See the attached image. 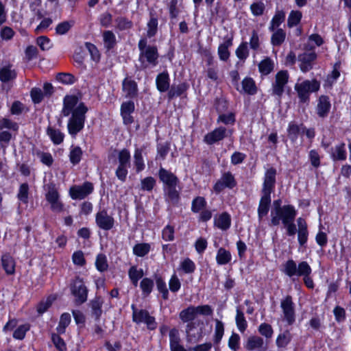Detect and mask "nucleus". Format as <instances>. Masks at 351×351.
Segmentation results:
<instances>
[{"instance_id":"obj_1","label":"nucleus","mask_w":351,"mask_h":351,"mask_svg":"<svg viewBox=\"0 0 351 351\" xmlns=\"http://www.w3.org/2000/svg\"><path fill=\"white\" fill-rule=\"evenodd\" d=\"M77 98L75 96H66L64 99L62 114L68 117L72 114L69 120L67 128L69 133L72 136H75L84 128L86 113L88 108L84 103H80L77 107Z\"/></svg>"},{"instance_id":"obj_2","label":"nucleus","mask_w":351,"mask_h":351,"mask_svg":"<svg viewBox=\"0 0 351 351\" xmlns=\"http://www.w3.org/2000/svg\"><path fill=\"white\" fill-rule=\"evenodd\" d=\"M276 170L274 167L268 169L264 175V180L261 189V197L258 207V217L261 221L269 210L271 204V193L274 191L276 184Z\"/></svg>"},{"instance_id":"obj_3","label":"nucleus","mask_w":351,"mask_h":351,"mask_svg":"<svg viewBox=\"0 0 351 351\" xmlns=\"http://www.w3.org/2000/svg\"><path fill=\"white\" fill-rule=\"evenodd\" d=\"M138 47L140 51L138 60L143 68L148 64L153 66L157 65L159 55L156 46L147 45V38H143L139 40Z\"/></svg>"},{"instance_id":"obj_4","label":"nucleus","mask_w":351,"mask_h":351,"mask_svg":"<svg viewBox=\"0 0 351 351\" xmlns=\"http://www.w3.org/2000/svg\"><path fill=\"white\" fill-rule=\"evenodd\" d=\"M320 87V83L317 80H306L301 83L295 85V90L298 93L300 102L306 103L309 100L310 94L317 92Z\"/></svg>"},{"instance_id":"obj_5","label":"nucleus","mask_w":351,"mask_h":351,"mask_svg":"<svg viewBox=\"0 0 351 351\" xmlns=\"http://www.w3.org/2000/svg\"><path fill=\"white\" fill-rule=\"evenodd\" d=\"M282 271L289 277L310 276L312 269L306 261L300 262L298 265L292 260H288L283 265Z\"/></svg>"},{"instance_id":"obj_6","label":"nucleus","mask_w":351,"mask_h":351,"mask_svg":"<svg viewBox=\"0 0 351 351\" xmlns=\"http://www.w3.org/2000/svg\"><path fill=\"white\" fill-rule=\"evenodd\" d=\"M296 216V210L291 205L282 206L279 210H271V225L278 226L280 221L282 223H287L290 221H294Z\"/></svg>"},{"instance_id":"obj_7","label":"nucleus","mask_w":351,"mask_h":351,"mask_svg":"<svg viewBox=\"0 0 351 351\" xmlns=\"http://www.w3.org/2000/svg\"><path fill=\"white\" fill-rule=\"evenodd\" d=\"M204 323L190 322L186 326V341L189 343H195L204 337Z\"/></svg>"},{"instance_id":"obj_8","label":"nucleus","mask_w":351,"mask_h":351,"mask_svg":"<svg viewBox=\"0 0 351 351\" xmlns=\"http://www.w3.org/2000/svg\"><path fill=\"white\" fill-rule=\"evenodd\" d=\"M133 310L132 319L136 324L144 323L149 330H153L157 328V323L155 318L151 316L146 310H138L134 305L132 306Z\"/></svg>"},{"instance_id":"obj_9","label":"nucleus","mask_w":351,"mask_h":351,"mask_svg":"<svg viewBox=\"0 0 351 351\" xmlns=\"http://www.w3.org/2000/svg\"><path fill=\"white\" fill-rule=\"evenodd\" d=\"M71 291L75 298V302L77 304H82L87 300L88 289L81 278L77 277L73 280Z\"/></svg>"},{"instance_id":"obj_10","label":"nucleus","mask_w":351,"mask_h":351,"mask_svg":"<svg viewBox=\"0 0 351 351\" xmlns=\"http://www.w3.org/2000/svg\"><path fill=\"white\" fill-rule=\"evenodd\" d=\"M280 308L282 311L285 320L289 325H291L295 320V304L291 295H287L280 302Z\"/></svg>"},{"instance_id":"obj_11","label":"nucleus","mask_w":351,"mask_h":351,"mask_svg":"<svg viewBox=\"0 0 351 351\" xmlns=\"http://www.w3.org/2000/svg\"><path fill=\"white\" fill-rule=\"evenodd\" d=\"M317 53L311 48L310 51H306L300 53L298 56V60L300 62V69L302 72L306 73L313 67L314 62L317 59Z\"/></svg>"},{"instance_id":"obj_12","label":"nucleus","mask_w":351,"mask_h":351,"mask_svg":"<svg viewBox=\"0 0 351 351\" xmlns=\"http://www.w3.org/2000/svg\"><path fill=\"white\" fill-rule=\"evenodd\" d=\"M289 74L287 71L278 72L275 77V82L272 84V95L281 97L284 93L285 86L287 84Z\"/></svg>"},{"instance_id":"obj_13","label":"nucleus","mask_w":351,"mask_h":351,"mask_svg":"<svg viewBox=\"0 0 351 351\" xmlns=\"http://www.w3.org/2000/svg\"><path fill=\"white\" fill-rule=\"evenodd\" d=\"M92 183L86 182L80 186H73L70 188L69 193L73 199H82L93 192Z\"/></svg>"},{"instance_id":"obj_14","label":"nucleus","mask_w":351,"mask_h":351,"mask_svg":"<svg viewBox=\"0 0 351 351\" xmlns=\"http://www.w3.org/2000/svg\"><path fill=\"white\" fill-rule=\"evenodd\" d=\"M97 226L104 230H111L114 225V218L106 210L99 211L95 216Z\"/></svg>"},{"instance_id":"obj_15","label":"nucleus","mask_w":351,"mask_h":351,"mask_svg":"<svg viewBox=\"0 0 351 351\" xmlns=\"http://www.w3.org/2000/svg\"><path fill=\"white\" fill-rule=\"evenodd\" d=\"M236 186V181L230 172L224 173L214 185V190L219 193L225 188L232 189Z\"/></svg>"},{"instance_id":"obj_16","label":"nucleus","mask_w":351,"mask_h":351,"mask_svg":"<svg viewBox=\"0 0 351 351\" xmlns=\"http://www.w3.org/2000/svg\"><path fill=\"white\" fill-rule=\"evenodd\" d=\"M331 108L330 99L326 95H321L317 101L316 112L319 117L325 118L328 115Z\"/></svg>"},{"instance_id":"obj_17","label":"nucleus","mask_w":351,"mask_h":351,"mask_svg":"<svg viewBox=\"0 0 351 351\" xmlns=\"http://www.w3.org/2000/svg\"><path fill=\"white\" fill-rule=\"evenodd\" d=\"M169 348L171 351H188L182 344L179 331L173 328L169 331Z\"/></svg>"},{"instance_id":"obj_18","label":"nucleus","mask_w":351,"mask_h":351,"mask_svg":"<svg viewBox=\"0 0 351 351\" xmlns=\"http://www.w3.org/2000/svg\"><path fill=\"white\" fill-rule=\"evenodd\" d=\"M227 136V130L223 127H219L204 136V141L208 145H213L221 141Z\"/></svg>"},{"instance_id":"obj_19","label":"nucleus","mask_w":351,"mask_h":351,"mask_svg":"<svg viewBox=\"0 0 351 351\" xmlns=\"http://www.w3.org/2000/svg\"><path fill=\"white\" fill-rule=\"evenodd\" d=\"M122 90L126 97L134 98L138 94V86L135 81L125 77L122 82Z\"/></svg>"},{"instance_id":"obj_20","label":"nucleus","mask_w":351,"mask_h":351,"mask_svg":"<svg viewBox=\"0 0 351 351\" xmlns=\"http://www.w3.org/2000/svg\"><path fill=\"white\" fill-rule=\"evenodd\" d=\"M297 224L298 226V240L301 246L304 245L308 240V231L307 229V224L304 219L299 217L297 219Z\"/></svg>"},{"instance_id":"obj_21","label":"nucleus","mask_w":351,"mask_h":351,"mask_svg":"<svg viewBox=\"0 0 351 351\" xmlns=\"http://www.w3.org/2000/svg\"><path fill=\"white\" fill-rule=\"evenodd\" d=\"M158 176L160 180L167 185V186H177L178 178L169 171H167L164 168H160L158 172Z\"/></svg>"},{"instance_id":"obj_22","label":"nucleus","mask_w":351,"mask_h":351,"mask_svg":"<svg viewBox=\"0 0 351 351\" xmlns=\"http://www.w3.org/2000/svg\"><path fill=\"white\" fill-rule=\"evenodd\" d=\"M1 266L8 275H12L15 272V261L9 254L1 256Z\"/></svg>"},{"instance_id":"obj_23","label":"nucleus","mask_w":351,"mask_h":351,"mask_svg":"<svg viewBox=\"0 0 351 351\" xmlns=\"http://www.w3.org/2000/svg\"><path fill=\"white\" fill-rule=\"evenodd\" d=\"M156 84L157 89L160 92L163 93L168 90L170 86L168 73L167 71H164L159 73L156 77Z\"/></svg>"},{"instance_id":"obj_24","label":"nucleus","mask_w":351,"mask_h":351,"mask_svg":"<svg viewBox=\"0 0 351 351\" xmlns=\"http://www.w3.org/2000/svg\"><path fill=\"white\" fill-rule=\"evenodd\" d=\"M214 224L222 230H228L231 224V218L228 213H223L219 216H215Z\"/></svg>"},{"instance_id":"obj_25","label":"nucleus","mask_w":351,"mask_h":351,"mask_svg":"<svg viewBox=\"0 0 351 351\" xmlns=\"http://www.w3.org/2000/svg\"><path fill=\"white\" fill-rule=\"evenodd\" d=\"M215 332L213 337L214 346L217 350L224 335V324L219 320L215 319Z\"/></svg>"},{"instance_id":"obj_26","label":"nucleus","mask_w":351,"mask_h":351,"mask_svg":"<svg viewBox=\"0 0 351 351\" xmlns=\"http://www.w3.org/2000/svg\"><path fill=\"white\" fill-rule=\"evenodd\" d=\"M104 301L101 297H95L90 302L91 315L96 320H99L102 314V305Z\"/></svg>"},{"instance_id":"obj_27","label":"nucleus","mask_w":351,"mask_h":351,"mask_svg":"<svg viewBox=\"0 0 351 351\" xmlns=\"http://www.w3.org/2000/svg\"><path fill=\"white\" fill-rule=\"evenodd\" d=\"M331 158L334 161L346 159V144L341 143L331 149Z\"/></svg>"},{"instance_id":"obj_28","label":"nucleus","mask_w":351,"mask_h":351,"mask_svg":"<svg viewBox=\"0 0 351 351\" xmlns=\"http://www.w3.org/2000/svg\"><path fill=\"white\" fill-rule=\"evenodd\" d=\"M16 77V73L14 69H12L11 65L4 66L0 69V80L2 82H8L13 80Z\"/></svg>"},{"instance_id":"obj_29","label":"nucleus","mask_w":351,"mask_h":351,"mask_svg":"<svg viewBox=\"0 0 351 351\" xmlns=\"http://www.w3.org/2000/svg\"><path fill=\"white\" fill-rule=\"evenodd\" d=\"M197 315L195 306H190L188 308L181 311L179 317L183 322H193Z\"/></svg>"},{"instance_id":"obj_30","label":"nucleus","mask_w":351,"mask_h":351,"mask_svg":"<svg viewBox=\"0 0 351 351\" xmlns=\"http://www.w3.org/2000/svg\"><path fill=\"white\" fill-rule=\"evenodd\" d=\"M47 134L55 145H60L63 142L64 135L58 129L49 126L47 129Z\"/></svg>"},{"instance_id":"obj_31","label":"nucleus","mask_w":351,"mask_h":351,"mask_svg":"<svg viewBox=\"0 0 351 351\" xmlns=\"http://www.w3.org/2000/svg\"><path fill=\"white\" fill-rule=\"evenodd\" d=\"M264 344L263 339L258 336L250 337L246 343V349L253 350L255 349L262 348Z\"/></svg>"},{"instance_id":"obj_32","label":"nucleus","mask_w":351,"mask_h":351,"mask_svg":"<svg viewBox=\"0 0 351 351\" xmlns=\"http://www.w3.org/2000/svg\"><path fill=\"white\" fill-rule=\"evenodd\" d=\"M274 64L270 58H266L258 64V69L263 75L269 74L274 69Z\"/></svg>"},{"instance_id":"obj_33","label":"nucleus","mask_w":351,"mask_h":351,"mask_svg":"<svg viewBox=\"0 0 351 351\" xmlns=\"http://www.w3.org/2000/svg\"><path fill=\"white\" fill-rule=\"evenodd\" d=\"M271 37V43L274 46L281 45L285 40L286 32L282 29H277L273 32Z\"/></svg>"},{"instance_id":"obj_34","label":"nucleus","mask_w":351,"mask_h":351,"mask_svg":"<svg viewBox=\"0 0 351 351\" xmlns=\"http://www.w3.org/2000/svg\"><path fill=\"white\" fill-rule=\"evenodd\" d=\"M285 19V13L282 10L277 11L271 21L270 26L269 27V31L274 32V30L280 26Z\"/></svg>"},{"instance_id":"obj_35","label":"nucleus","mask_w":351,"mask_h":351,"mask_svg":"<svg viewBox=\"0 0 351 351\" xmlns=\"http://www.w3.org/2000/svg\"><path fill=\"white\" fill-rule=\"evenodd\" d=\"M231 254L229 251L220 247L217 253L216 261L219 265H226L231 261Z\"/></svg>"},{"instance_id":"obj_36","label":"nucleus","mask_w":351,"mask_h":351,"mask_svg":"<svg viewBox=\"0 0 351 351\" xmlns=\"http://www.w3.org/2000/svg\"><path fill=\"white\" fill-rule=\"evenodd\" d=\"M232 40L228 39L219 46L218 54L221 60L226 61L229 58L230 52L228 51V48L232 45Z\"/></svg>"},{"instance_id":"obj_37","label":"nucleus","mask_w":351,"mask_h":351,"mask_svg":"<svg viewBox=\"0 0 351 351\" xmlns=\"http://www.w3.org/2000/svg\"><path fill=\"white\" fill-rule=\"evenodd\" d=\"M242 88L243 91L249 95H254L257 90L255 82L251 77H245L243 80Z\"/></svg>"},{"instance_id":"obj_38","label":"nucleus","mask_w":351,"mask_h":351,"mask_svg":"<svg viewBox=\"0 0 351 351\" xmlns=\"http://www.w3.org/2000/svg\"><path fill=\"white\" fill-rule=\"evenodd\" d=\"M104 45L108 49H112L116 44V37L112 31H104L103 33Z\"/></svg>"},{"instance_id":"obj_39","label":"nucleus","mask_w":351,"mask_h":351,"mask_svg":"<svg viewBox=\"0 0 351 351\" xmlns=\"http://www.w3.org/2000/svg\"><path fill=\"white\" fill-rule=\"evenodd\" d=\"M187 86L184 83L178 84L177 86H172L168 92V97L173 99L176 97H179L182 95L186 90Z\"/></svg>"},{"instance_id":"obj_40","label":"nucleus","mask_w":351,"mask_h":351,"mask_svg":"<svg viewBox=\"0 0 351 351\" xmlns=\"http://www.w3.org/2000/svg\"><path fill=\"white\" fill-rule=\"evenodd\" d=\"M206 206V202L205 198L203 197L198 196L193 199V200L192 201L191 210L195 213H197L200 210L204 209Z\"/></svg>"},{"instance_id":"obj_41","label":"nucleus","mask_w":351,"mask_h":351,"mask_svg":"<svg viewBox=\"0 0 351 351\" xmlns=\"http://www.w3.org/2000/svg\"><path fill=\"white\" fill-rule=\"evenodd\" d=\"M150 251V245L149 243H142L136 244L133 247V253L139 257H143L147 254Z\"/></svg>"},{"instance_id":"obj_42","label":"nucleus","mask_w":351,"mask_h":351,"mask_svg":"<svg viewBox=\"0 0 351 351\" xmlns=\"http://www.w3.org/2000/svg\"><path fill=\"white\" fill-rule=\"evenodd\" d=\"M129 277L134 286H137L138 281L143 276V269H137L136 266H132L128 271Z\"/></svg>"},{"instance_id":"obj_43","label":"nucleus","mask_w":351,"mask_h":351,"mask_svg":"<svg viewBox=\"0 0 351 351\" xmlns=\"http://www.w3.org/2000/svg\"><path fill=\"white\" fill-rule=\"evenodd\" d=\"M71 322V315L68 313H63L60 319L59 324L56 328L57 331L60 334L65 332L66 328L69 325Z\"/></svg>"},{"instance_id":"obj_44","label":"nucleus","mask_w":351,"mask_h":351,"mask_svg":"<svg viewBox=\"0 0 351 351\" xmlns=\"http://www.w3.org/2000/svg\"><path fill=\"white\" fill-rule=\"evenodd\" d=\"M119 166L130 167V152L123 149L121 150L118 155Z\"/></svg>"},{"instance_id":"obj_45","label":"nucleus","mask_w":351,"mask_h":351,"mask_svg":"<svg viewBox=\"0 0 351 351\" xmlns=\"http://www.w3.org/2000/svg\"><path fill=\"white\" fill-rule=\"evenodd\" d=\"M236 324L240 332H243L247 328V322L245 320L244 313L239 309H237Z\"/></svg>"},{"instance_id":"obj_46","label":"nucleus","mask_w":351,"mask_h":351,"mask_svg":"<svg viewBox=\"0 0 351 351\" xmlns=\"http://www.w3.org/2000/svg\"><path fill=\"white\" fill-rule=\"evenodd\" d=\"M300 132V127L291 122L289 124L288 128H287V133H288V137L289 139L292 141V143L295 142L297 140L298 135Z\"/></svg>"},{"instance_id":"obj_47","label":"nucleus","mask_w":351,"mask_h":351,"mask_svg":"<svg viewBox=\"0 0 351 351\" xmlns=\"http://www.w3.org/2000/svg\"><path fill=\"white\" fill-rule=\"evenodd\" d=\"M302 12L300 11L292 10L288 17L287 25L289 27H293L297 25L301 21Z\"/></svg>"},{"instance_id":"obj_48","label":"nucleus","mask_w":351,"mask_h":351,"mask_svg":"<svg viewBox=\"0 0 351 351\" xmlns=\"http://www.w3.org/2000/svg\"><path fill=\"white\" fill-rule=\"evenodd\" d=\"M82 149L77 146L71 149L69 158L70 161L73 165L78 164L82 158Z\"/></svg>"},{"instance_id":"obj_49","label":"nucleus","mask_w":351,"mask_h":351,"mask_svg":"<svg viewBox=\"0 0 351 351\" xmlns=\"http://www.w3.org/2000/svg\"><path fill=\"white\" fill-rule=\"evenodd\" d=\"M158 29V19L156 17L151 16L149 22L147 23V36L149 38L154 36Z\"/></svg>"},{"instance_id":"obj_50","label":"nucleus","mask_w":351,"mask_h":351,"mask_svg":"<svg viewBox=\"0 0 351 351\" xmlns=\"http://www.w3.org/2000/svg\"><path fill=\"white\" fill-rule=\"evenodd\" d=\"M45 197L49 203L59 199V193L54 184H49L47 185V192L46 193Z\"/></svg>"},{"instance_id":"obj_51","label":"nucleus","mask_w":351,"mask_h":351,"mask_svg":"<svg viewBox=\"0 0 351 351\" xmlns=\"http://www.w3.org/2000/svg\"><path fill=\"white\" fill-rule=\"evenodd\" d=\"M29 194V186L27 183H23L20 185L19 192L17 194L18 199L23 203H27Z\"/></svg>"},{"instance_id":"obj_52","label":"nucleus","mask_w":351,"mask_h":351,"mask_svg":"<svg viewBox=\"0 0 351 351\" xmlns=\"http://www.w3.org/2000/svg\"><path fill=\"white\" fill-rule=\"evenodd\" d=\"M140 287L143 291V294L148 295L152 292L154 287V281L148 278H143L141 283Z\"/></svg>"},{"instance_id":"obj_53","label":"nucleus","mask_w":351,"mask_h":351,"mask_svg":"<svg viewBox=\"0 0 351 351\" xmlns=\"http://www.w3.org/2000/svg\"><path fill=\"white\" fill-rule=\"evenodd\" d=\"M73 25V21H63L56 26V32L57 34L64 35L69 31Z\"/></svg>"},{"instance_id":"obj_54","label":"nucleus","mask_w":351,"mask_h":351,"mask_svg":"<svg viewBox=\"0 0 351 351\" xmlns=\"http://www.w3.org/2000/svg\"><path fill=\"white\" fill-rule=\"evenodd\" d=\"M134 165L136 167V171L139 172L142 171L144 167V162L142 156V150L140 149H136L134 155Z\"/></svg>"},{"instance_id":"obj_55","label":"nucleus","mask_w":351,"mask_h":351,"mask_svg":"<svg viewBox=\"0 0 351 351\" xmlns=\"http://www.w3.org/2000/svg\"><path fill=\"white\" fill-rule=\"evenodd\" d=\"M156 185V180L153 177H147L141 182V189L151 191Z\"/></svg>"},{"instance_id":"obj_56","label":"nucleus","mask_w":351,"mask_h":351,"mask_svg":"<svg viewBox=\"0 0 351 351\" xmlns=\"http://www.w3.org/2000/svg\"><path fill=\"white\" fill-rule=\"evenodd\" d=\"M156 287L162 295L164 300H167L169 296V291L166 286L165 282L162 279L161 277H157L156 278Z\"/></svg>"},{"instance_id":"obj_57","label":"nucleus","mask_w":351,"mask_h":351,"mask_svg":"<svg viewBox=\"0 0 351 351\" xmlns=\"http://www.w3.org/2000/svg\"><path fill=\"white\" fill-rule=\"evenodd\" d=\"M85 47L88 51L91 59L95 62H99L100 59V53L96 46L90 43H86Z\"/></svg>"},{"instance_id":"obj_58","label":"nucleus","mask_w":351,"mask_h":351,"mask_svg":"<svg viewBox=\"0 0 351 351\" xmlns=\"http://www.w3.org/2000/svg\"><path fill=\"white\" fill-rule=\"evenodd\" d=\"M236 55L240 60H245L249 56L247 43H242L236 50Z\"/></svg>"},{"instance_id":"obj_59","label":"nucleus","mask_w":351,"mask_h":351,"mask_svg":"<svg viewBox=\"0 0 351 351\" xmlns=\"http://www.w3.org/2000/svg\"><path fill=\"white\" fill-rule=\"evenodd\" d=\"M115 21L119 30L129 29L132 27V22L125 17H118Z\"/></svg>"},{"instance_id":"obj_60","label":"nucleus","mask_w":351,"mask_h":351,"mask_svg":"<svg viewBox=\"0 0 351 351\" xmlns=\"http://www.w3.org/2000/svg\"><path fill=\"white\" fill-rule=\"evenodd\" d=\"M95 265L99 271L107 270L108 265L106 256L102 254H98L96 258Z\"/></svg>"},{"instance_id":"obj_61","label":"nucleus","mask_w":351,"mask_h":351,"mask_svg":"<svg viewBox=\"0 0 351 351\" xmlns=\"http://www.w3.org/2000/svg\"><path fill=\"white\" fill-rule=\"evenodd\" d=\"M167 196L173 204H176L179 199V193L176 190V186L167 187Z\"/></svg>"},{"instance_id":"obj_62","label":"nucleus","mask_w":351,"mask_h":351,"mask_svg":"<svg viewBox=\"0 0 351 351\" xmlns=\"http://www.w3.org/2000/svg\"><path fill=\"white\" fill-rule=\"evenodd\" d=\"M32 99L34 104H39L44 98V93L39 88H33L30 91Z\"/></svg>"},{"instance_id":"obj_63","label":"nucleus","mask_w":351,"mask_h":351,"mask_svg":"<svg viewBox=\"0 0 351 351\" xmlns=\"http://www.w3.org/2000/svg\"><path fill=\"white\" fill-rule=\"evenodd\" d=\"M181 268L186 274H191L195 269V265L190 258H185L181 263Z\"/></svg>"},{"instance_id":"obj_64","label":"nucleus","mask_w":351,"mask_h":351,"mask_svg":"<svg viewBox=\"0 0 351 351\" xmlns=\"http://www.w3.org/2000/svg\"><path fill=\"white\" fill-rule=\"evenodd\" d=\"M265 6L263 2H255L250 5V10L254 16H261L265 10Z\"/></svg>"}]
</instances>
